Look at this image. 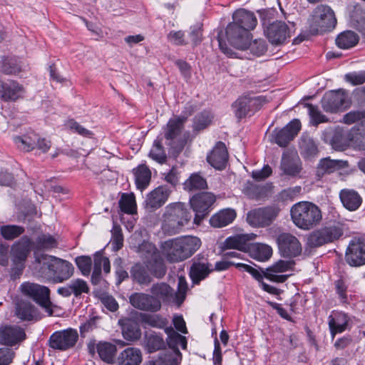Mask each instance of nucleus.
<instances>
[{"instance_id": "13", "label": "nucleus", "mask_w": 365, "mask_h": 365, "mask_svg": "<svg viewBox=\"0 0 365 365\" xmlns=\"http://www.w3.org/2000/svg\"><path fill=\"white\" fill-rule=\"evenodd\" d=\"M78 339L76 329L71 328L53 333L48 339V345L55 350L66 351L73 347Z\"/></svg>"}, {"instance_id": "18", "label": "nucleus", "mask_w": 365, "mask_h": 365, "mask_svg": "<svg viewBox=\"0 0 365 365\" xmlns=\"http://www.w3.org/2000/svg\"><path fill=\"white\" fill-rule=\"evenodd\" d=\"M351 133L341 128L327 129L323 133V139L336 150H344L350 144Z\"/></svg>"}, {"instance_id": "26", "label": "nucleus", "mask_w": 365, "mask_h": 365, "mask_svg": "<svg viewBox=\"0 0 365 365\" xmlns=\"http://www.w3.org/2000/svg\"><path fill=\"white\" fill-rule=\"evenodd\" d=\"M170 190L164 186H159L151 191L145 200V207L148 209L156 210L165 203L170 195Z\"/></svg>"}, {"instance_id": "43", "label": "nucleus", "mask_w": 365, "mask_h": 365, "mask_svg": "<svg viewBox=\"0 0 365 365\" xmlns=\"http://www.w3.org/2000/svg\"><path fill=\"white\" fill-rule=\"evenodd\" d=\"M301 154L306 158L315 156L318 153V147L312 138L308 135H302L299 140Z\"/></svg>"}, {"instance_id": "30", "label": "nucleus", "mask_w": 365, "mask_h": 365, "mask_svg": "<svg viewBox=\"0 0 365 365\" xmlns=\"http://www.w3.org/2000/svg\"><path fill=\"white\" fill-rule=\"evenodd\" d=\"M257 235L241 234L230 237L225 242V247L227 249H236L238 250H245L248 248V242L255 239Z\"/></svg>"}, {"instance_id": "29", "label": "nucleus", "mask_w": 365, "mask_h": 365, "mask_svg": "<svg viewBox=\"0 0 365 365\" xmlns=\"http://www.w3.org/2000/svg\"><path fill=\"white\" fill-rule=\"evenodd\" d=\"M102 267L106 274L110 271V261L108 257L100 253H96L94 256L93 270L91 276V282L93 284H97L101 280Z\"/></svg>"}, {"instance_id": "58", "label": "nucleus", "mask_w": 365, "mask_h": 365, "mask_svg": "<svg viewBox=\"0 0 365 365\" xmlns=\"http://www.w3.org/2000/svg\"><path fill=\"white\" fill-rule=\"evenodd\" d=\"M321 230L327 243L339 239L343 234V230L339 226L327 227L321 229Z\"/></svg>"}, {"instance_id": "2", "label": "nucleus", "mask_w": 365, "mask_h": 365, "mask_svg": "<svg viewBox=\"0 0 365 365\" xmlns=\"http://www.w3.org/2000/svg\"><path fill=\"white\" fill-rule=\"evenodd\" d=\"M200 245L198 237L184 236L165 241L161 245V250L168 261L177 262L191 257Z\"/></svg>"}, {"instance_id": "28", "label": "nucleus", "mask_w": 365, "mask_h": 365, "mask_svg": "<svg viewBox=\"0 0 365 365\" xmlns=\"http://www.w3.org/2000/svg\"><path fill=\"white\" fill-rule=\"evenodd\" d=\"M143 361L141 351L135 347H128L122 351L116 359L117 365H140Z\"/></svg>"}, {"instance_id": "39", "label": "nucleus", "mask_w": 365, "mask_h": 365, "mask_svg": "<svg viewBox=\"0 0 365 365\" xmlns=\"http://www.w3.org/2000/svg\"><path fill=\"white\" fill-rule=\"evenodd\" d=\"M16 314L21 320H37L38 315L35 307L29 302H20L16 304Z\"/></svg>"}, {"instance_id": "52", "label": "nucleus", "mask_w": 365, "mask_h": 365, "mask_svg": "<svg viewBox=\"0 0 365 365\" xmlns=\"http://www.w3.org/2000/svg\"><path fill=\"white\" fill-rule=\"evenodd\" d=\"M122 332L124 339L129 341H135L141 335L140 330L137 324L131 322L123 324Z\"/></svg>"}, {"instance_id": "16", "label": "nucleus", "mask_w": 365, "mask_h": 365, "mask_svg": "<svg viewBox=\"0 0 365 365\" xmlns=\"http://www.w3.org/2000/svg\"><path fill=\"white\" fill-rule=\"evenodd\" d=\"M277 242L280 254L285 257H295L302 251L299 240L293 235L287 232L281 233L277 236Z\"/></svg>"}, {"instance_id": "59", "label": "nucleus", "mask_w": 365, "mask_h": 365, "mask_svg": "<svg viewBox=\"0 0 365 365\" xmlns=\"http://www.w3.org/2000/svg\"><path fill=\"white\" fill-rule=\"evenodd\" d=\"M111 233V242L113 247V250L118 251L120 250L123 245V236L120 227L114 224Z\"/></svg>"}, {"instance_id": "37", "label": "nucleus", "mask_w": 365, "mask_h": 365, "mask_svg": "<svg viewBox=\"0 0 365 365\" xmlns=\"http://www.w3.org/2000/svg\"><path fill=\"white\" fill-rule=\"evenodd\" d=\"M212 271L211 266L205 262H195L190 267V276L195 284L204 279L210 272Z\"/></svg>"}, {"instance_id": "55", "label": "nucleus", "mask_w": 365, "mask_h": 365, "mask_svg": "<svg viewBox=\"0 0 365 365\" xmlns=\"http://www.w3.org/2000/svg\"><path fill=\"white\" fill-rule=\"evenodd\" d=\"M145 345L148 351L155 352L165 346V342L162 336L155 334H150L145 337Z\"/></svg>"}, {"instance_id": "1", "label": "nucleus", "mask_w": 365, "mask_h": 365, "mask_svg": "<svg viewBox=\"0 0 365 365\" xmlns=\"http://www.w3.org/2000/svg\"><path fill=\"white\" fill-rule=\"evenodd\" d=\"M36 263L38 276L54 283H61L73 274L74 267L71 262L54 256L36 254Z\"/></svg>"}, {"instance_id": "11", "label": "nucleus", "mask_w": 365, "mask_h": 365, "mask_svg": "<svg viewBox=\"0 0 365 365\" xmlns=\"http://www.w3.org/2000/svg\"><path fill=\"white\" fill-rule=\"evenodd\" d=\"M21 291L38 304L48 315L53 314L50 290L48 287L35 283L24 282L21 285Z\"/></svg>"}, {"instance_id": "57", "label": "nucleus", "mask_w": 365, "mask_h": 365, "mask_svg": "<svg viewBox=\"0 0 365 365\" xmlns=\"http://www.w3.org/2000/svg\"><path fill=\"white\" fill-rule=\"evenodd\" d=\"M212 118V115L207 111L197 115L194 120V129L200 130L205 128L211 123Z\"/></svg>"}, {"instance_id": "54", "label": "nucleus", "mask_w": 365, "mask_h": 365, "mask_svg": "<svg viewBox=\"0 0 365 365\" xmlns=\"http://www.w3.org/2000/svg\"><path fill=\"white\" fill-rule=\"evenodd\" d=\"M149 156L159 163H164L166 160L167 155L163 147L160 140L154 141L153 145L149 153Z\"/></svg>"}, {"instance_id": "21", "label": "nucleus", "mask_w": 365, "mask_h": 365, "mask_svg": "<svg viewBox=\"0 0 365 365\" xmlns=\"http://www.w3.org/2000/svg\"><path fill=\"white\" fill-rule=\"evenodd\" d=\"M25 90L15 81H0V99L4 102H14L22 98Z\"/></svg>"}, {"instance_id": "51", "label": "nucleus", "mask_w": 365, "mask_h": 365, "mask_svg": "<svg viewBox=\"0 0 365 365\" xmlns=\"http://www.w3.org/2000/svg\"><path fill=\"white\" fill-rule=\"evenodd\" d=\"M24 231V227L14 225H3L0 227V233L6 240H14L22 235Z\"/></svg>"}, {"instance_id": "46", "label": "nucleus", "mask_w": 365, "mask_h": 365, "mask_svg": "<svg viewBox=\"0 0 365 365\" xmlns=\"http://www.w3.org/2000/svg\"><path fill=\"white\" fill-rule=\"evenodd\" d=\"M153 296L163 301L170 299L174 294V290L166 283H156L150 288Z\"/></svg>"}, {"instance_id": "38", "label": "nucleus", "mask_w": 365, "mask_h": 365, "mask_svg": "<svg viewBox=\"0 0 365 365\" xmlns=\"http://www.w3.org/2000/svg\"><path fill=\"white\" fill-rule=\"evenodd\" d=\"M33 245L34 248V257H36V254L38 256L42 255H38V251L49 250L56 247L58 244L56 240L53 236L48 234H42L38 236Z\"/></svg>"}, {"instance_id": "42", "label": "nucleus", "mask_w": 365, "mask_h": 365, "mask_svg": "<svg viewBox=\"0 0 365 365\" xmlns=\"http://www.w3.org/2000/svg\"><path fill=\"white\" fill-rule=\"evenodd\" d=\"M165 332L168 335L167 341L170 349H178L179 346L183 349H186V338L176 332L172 327L165 328Z\"/></svg>"}, {"instance_id": "49", "label": "nucleus", "mask_w": 365, "mask_h": 365, "mask_svg": "<svg viewBox=\"0 0 365 365\" xmlns=\"http://www.w3.org/2000/svg\"><path fill=\"white\" fill-rule=\"evenodd\" d=\"M118 203L122 212L130 215L136 212V202L133 193H123Z\"/></svg>"}, {"instance_id": "14", "label": "nucleus", "mask_w": 365, "mask_h": 365, "mask_svg": "<svg viewBox=\"0 0 365 365\" xmlns=\"http://www.w3.org/2000/svg\"><path fill=\"white\" fill-rule=\"evenodd\" d=\"M215 196L212 192H200L193 195L190 200V204L195 212L194 222L199 225L202 220L208 214L210 207L215 202Z\"/></svg>"}, {"instance_id": "4", "label": "nucleus", "mask_w": 365, "mask_h": 365, "mask_svg": "<svg viewBox=\"0 0 365 365\" xmlns=\"http://www.w3.org/2000/svg\"><path fill=\"white\" fill-rule=\"evenodd\" d=\"M191 217L192 215L184 203L170 204L165 207L162 230L170 235L179 233L189 223Z\"/></svg>"}, {"instance_id": "17", "label": "nucleus", "mask_w": 365, "mask_h": 365, "mask_svg": "<svg viewBox=\"0 0 365 365\" xmlns=\"http://www.w3.org/2000/svg\"><path fill=\"white\" fill-rule=\"evenodd\" d=\"M129 302L134 308L149 312H157L162 306L158 298L143 292L132 294L129 297Z\"/></svg>"}, {"instance_id": "23", "label": "nucleus", "mask_w": 365, "mask_h": 365, "mask_svg": "<svg viewBox=\"0 0 365 365\" xmlns=\"http://www.w3.org/2000/svg\"><path fill=\"white\" fill-rule=\"evenodd\" d=\"M26 337L23 329L16 326H5L0 328V344L14 346Z\"/></svg>"}, {"instance_id": "56", "label": "nucleus", "mask_w": 365, "mask_h": 365, "mask_svg": "<svg viewBox=\"0 0 365 365\" xmlns=\"http://www.w3.org/2000/svg\"><path fill=\"white\" fill-rule=\"evenodd\" d=\"M238 29H237V31H235L233 34V36L235 37V38L236 39V41H240V43H242L244 45H241V46H239L238 44L235 43L234 42V41H232L231 38H230V36L228 34V26H227L226 28V37H227V39L228 41V42L230 43V45H232L233 47L237 48V49H241V50H245V49H247L249 48V46L250 45V34H247V39H246V42L245 41H244V39H242V37H241V32H240V31H238Z\"/></svg>"}, {"instance_id": "48", "label": "nucleus", "mask_w": 365, "mask_h": 365, "mask_svg": "<svg viewBox=\"0 0 365 365\" xmlns=\"http://www.w3.org/2000/svg\"><path fill=\"white\" fill-rule=\"evenodd\" d=\"M148 271L146 267L140 264H136L132 267L131 275L133 279L139 284L148 285L152 281V278Z\"/></svg>"}, {"instance_id": "61", "label": "nucleus", "mask_w": 365, "mask_h": 365, "mask_svg": "<svg viewBox=\"0 0 365 365\" xmlns=\"http://www.w3.org/2000/svg\"><path fill=\"white\" fill-rule=\"evenodd\" d=\"M302 188L300 186H295L293 187H288L282 190L278 195V200L281 201L293 200L301 192Z\"/></svg>"}, {"instance_id": "50", "label": "nucleus", "mask_w": 365, "mask_h": 365, "mask_svg": "<svg viewBox=\"0 0 365 365\" xmlns=\"http://www.w3.org/2000/svg\"><path fill=\"white\" fill-rule=\"evenodd\" d=\"M140 320L145 325L155 328H166L168 321L159 314H141Z\"/></svg>"}, {"instance_id": "34", "label": "nucleus", "mask_w": 365, "mask_h": 365, "mask_svg": "<svg viewBox=\"0 0 365 365\" xmlns=\"http://www.w3.org/2000/svg\"><path fill=\"white\" fill-rule=\"evenodd\" d=\"M349 163L346 160H331L330 158H326L320 160L318 165V173L321 174L331 173L339 169L346 168Z\"/></svg>"}, {"instance_id": "53", "label": "nucleus", "mask_w": 365, "mask_h": 365, "mask_svg": "<svg viewBox=\"0 0 365 365\" xmlns=\"http://www.w3.org/2000/svg\"><path fill=\"white\" fill-rule=\"evenodd\" d=\"M21 68L13 59L2 57L0 61V71L6 75L17 74Z\"/></svg>"}, {"instance_id": "27", "label": "nucleus", "mask_w": 365, "mask_h": 365, "mask_svg": "<svg viewBox=\"0 0 365 365\" xmlns=\"http://www.w3.org/2000/svg\"><path fill=\"white\" fill-rule=\"evenodd\" d=\"M350 317L344 312H335L329 317V328L332 339L336 334L344 332L349 328Z\"/></svg>"}, {"instance_id": "24", "label": "nucleus", "mask_w": 365, "mask_h": 365, "mask_svg": "<svg viewBox=\"0 0 365 365\" xmlns=\"http://www.w3.org/2000/svg\"><path fill=\"white\" fill-rule=\"evenodd\" d=\"M228 159L227 148L222 142H218L207 157V162L215 169L222 170Z\"/></svg>"}, {"instance_id": "31", "label": "nucleus", "mask_w": 365, "mask_h": 365, "mask_svg": "<svg viewBox=\"0 0 365 365\" xmlns=\"http://www.w3.org/2000/svg\"><path fill=\"white\" fill-rule=\"evenodd\" d=\"M182 354L179 349H170L161 352L158 359L150 362V365H180Z\"/></svg>"}, {"instance_id": "7", "label": "nucleus", "mask_w": 365, "mask_h": 365, "mask_svg": "<svg viewBox=\"0 0 365 365\" xmlns=\"http://www.w3.org/2000/svg\"><path fill=\"white\" fill-rule=\"evenodd\" d=\"M336 24L333 10L327 5H319L308 19L309 31L311 34H317L328 29L334 28Z\"/></svg>"}, {"instance_id": "12", "label": "nucleus", "mask_w": 365, "mask_h": 365, "mask_svg": "<svg viewBox=\"0 0 365 365\" xmlns=\"http://www.w3.org/2000/svg\"><path fill=\"white\" fill-rule=\"evenodd\" d=\"M294 25H288L282 21H275L264 29L269 41L276 46L284 43L291 37Z\"/></svg>"}, {"instance_id": "33", "label": "nucleus", "mask_w": 365, "mask_h": 365, "mask_svg": "<svg viewBox=\"0 0 365 365\" xmlns=\"http://www.w3.org/2000/svg\"><path fill=\"white\" fill-rule=\"evenodd\" d=\"M257 100L255 98L248 97L239 98L235 101L232 108L236 115L239 119L245 117L251 108L256 105Z\"/></svg>"}, {"instance_id": "9", "label": "nucleus", "mask_w": 365, "mask_h": 365, "mask_svg": "<svg viewBox=\"0 0 365 365\" xmlns=\"http://www.w3.org/2000/svg\"><path fill=\"white\" fill-rule=\"evenodd\" d=\"M280 212L277 205L254 209L247 214V222L254 227H266L276 220Z\"/></svg>"}, {"instance_id": "63", "label": "nucleus", "mask_w": 365, "mask_h": 365, "mask_svg": "<svg viewBox=\"0 0 365 365\" xmlns=\"http://www.w3.org/2000/svg\"><path fill=\"white\" fill-rule=\"evenodd\" d=\"M326 243L327 242L321 230L313 232L307 238V245L311 247H317Z\"/></svg>"}, {"instance_id": "3", "label": "nucleus", "mask_w": 365, "mask_h": 365, "mask_svg": "<svg viewBox=\"0 0 365 365\" xmlns=\"http://www.w3.org/2000/svg\"><path fill=\"white\" fill-rule=\"evenodd\" d=\"M290 215L293 223L304 230L312 229L319 224L322 219L319 207L307 201L299 202L292 205Z\"/></svg>"}, {"instance_id": "40", "label": "nucleus", "mask_w": 365, "mask_h": 365, "mask_svg": "<svg viewBox=\"0 0 365 365\" xmlns=\"http://www.w3.org/2000/svg\"><path fill=\"white\" fill-rule=\"evenodd\" d=\"M133 173L137 188L143 190L147 187L151 178L150 169L144 165H140L133 170Z\"/></svg>"}, {"instance_id": "6", "label": "nucleus", "mask_w": 365, "mask_h": 365, "mask_svg": "<svg viewBox=\"0 0 365 365\" xmlns=\"http://www.w3.org/2000/svg\"><path fill=\"white\" fill-rule=\"evenodd\" d=\"M232 22L228 24V34L230 38L239 46L244 45L242 43L236 41L233 34L237 29L241 32V37L246 41L247 34L255 28L257 20L252 12L244 9H240L235 11L232 14Z\"/></svg>"}, {"instance_id": "35", "label": "nucleus", "mask_w": 365, "mask_h": 365, "mask_svg": "<svg viewBox=\"0 0 365 365\" xmlns=\"http://www.w3.org/2000/svg\"><path fill=\"white\" fill-rule=\"evenodd\" d=\"M248 249L250 257L260 262L269 259L272 255V249L265 244H252Z\"/></svg>"}, {"instance_id": "45", "label": "nucleus", "mask_w": 365, "mask_h": 365, "mask_svg": "<svg viewBox=\"0 0 365 365\" xmlns=\"http://www.w3.org/2000/svg\"><path fill=\"white\" fill-rule=\"evenodd\" d=\"M358 41L359 36L355 32L351 31H344L336 38L337 46L343 49H348L354 46Z\"/></svg>"}, {"instance_id": "64", "label": "nucleus", "mask_w": 365, "mask_h": 365, "mask_svg": "<svg viewBox=\"0 0 365 365\" xmlns=\"http://www.w3.org/2000/svg\"><path fill=\"white\" fill-rule=\"evenodd\" d=\"M350 143L356 149L365 150V133H351Z\"/></svg>"}, {"instance_id": "20", "label": "nucleus", "mask_w": 365, "mask_h": 365, "mask_svg": "<svg viewBox=\"0 0 365 365\" xmlns=\"http://www.w3.org/2000/svg\"><path fill=\"white\" fill-rule=\"evenodd\" d=\"M293 260H279L267 269L264 277L270 281L282 283L285 282L289 275L283 273L292 270L294 266Z\"/></svg>"}, {"instance_id": "15", "label": "nucleus", "mask_w": 365, "mask_h": 365, "mask_svg": "<svg viewBox=\"0 0 365 365\" xmlns=\"http://www.w3.org/2000/svg\"><path fill=\"white\" fill-rule=\"evenodd\" d=\"M348 95L344 90L326 93L322 99V106L326 112L336 113L349 107Z\"/></svg>"}, {"instance_id": "44", "label": "nucleus", "mask_w": 365, "mask_h": 365, "mask_svg": "<svg viewBox=\"0 0 365 365\" xmlns=\"http://www.w3.org/2000/svg\"><path fill=\"white\" fill-rule=\"evenodd\" d=\"M38 135L31 132L23 136H16L14 140L16 145L22 150L29 152L35 149Z\"/></svg>"}, {"instance_id": "25", "label": "nucleus", "mask_w": 365, "mask_h": 365, "mask_svg": "<svg viewBox=\"0 0 365 365\" xmlns=\"http://www.w3.org/2000/svg\"><path fill=\"white\" fill-rule=\"evenodd\" d=\"M280 168L284 175L294 177L301 172L302 163L297 154L287 153L282 155Z\"/></svg>"}, {"instance_id": "41", "label": "nucleus", "mask_w": 365, "mask_h": 365, "mask_svg": "<svg viewBox=\"0 0 365 365\" xmlns=\"http://www.w3.org/2000/svg\"><path fill=\"white\" fill-rule=\"evenodd\" d=\"M97 351L100 358L108 364L115 362V356L117 352L115 345L109 342H100L97 345Z\"/></svg>"}, {"instance_id": "62", "label": "nucleus", "mask_w": 365, "mask_h": 365, "mask_svg": "<svg viewBox=\"0 0 365 365\" xmlns=\"http://www.w3.org/2000/svg\"><path fill=\"white\" fill-rule=\"evenodd\" d=\"M76 263L84 276H88L90 274L92 264V260L90 257H78L76 258Z\"/></svg>"}, {"instance_id": "47", "label": "nucleus", "mask_w": 365, "mask_h": 365, "mask_svg": "<svg viewBox=\"0 0 365 365\" xmlns=\"http://www.w3.org/2000/svg\"><path fill=\"white\" fill-rule=\"evenodd\" d=\"M183 186L186 190L195 191L207 188V183L206 180L199 173H193L184 182Z\"/></svg>"}, {"instance_id": "8", "label": "nucleus", "mask_w": 365, "mask_h": 365, "mask_svg": "<svg viewBox=\"0 0 365 365\" xmlns=\"http://www.w3.org/2000/svg\"><path fill=\"white\" fill-rule=\"evenodd\" d=\"M139 250L147 269L155 277L162 278L166 273V267L156 247L151 243L145 242L140 246Z\"/></svg>"}, {"instance_id": "10", "label": "nucleus", "mask_w": 365, "mask_h": 365, "mask_svg": "<svg viewBox=\"0 0 365 365\" xmlns=\"http://www.w3.org/2000/svg\"><path fill=\"white\" fill-rule=\"evenodd\" d=\"M186 120L184 116H179L170 119L165 128V138L166 145L170 147L173 155H178L183 149L185 142L179 140L178 135L182 131L183 124Z\"/></svg>"}, {"instance_id": "32", "label": "nucleus", "mask_w": 365, "mask_h": 365, "mask_svg": "<svg viewBox=\"0 0 365 365\" xmlns=\"http://www.w3.org/2000/svg\"><path fill=\"white\" fill-rule=\"evenodd\" d=\"M339 197L343 205L351 211L357 210L361 204L362 200L360 195L353 190L344 189L341 190Z\"/></svg>"}, {"instance_id": "36", "label": "nucleus", "mask_w": 365, "mask_h": 365, "mask_svg": "<svg viewBox=\"0 0 365 365\" xmlns=\"http://www.w3.org/2000/svg\"><path fill=\"white\" fill-rule=\"evenodd\" d=\"M236 217L232 209H225L214 215L210 220V224L215 227H222L231 223Z\"/></svg>"}, {"instance_id": "5", "label": "nucleus", "mask_w": 365, "mask_h": 365, "mask_svg": "<svg viewBox=\"0 0 365 365\" xmlns=\"http://www.w3.org/2000/svg\"><path fill=\"white\" fill-rule=\"evenodd\" d=\"M33 245L31 239L24 235L11 247V278H19L25 268V262L29 255Z\"/></svg>"}, {"instance_id": "22", "label": "nucleus", "mask_w": 365, "mask_h": 365, "mask_svg": "<svg viewBox=\"0 0 365 365\" xmlns=\"http://www.w3.org/2000/svg\"><path fill=\"white\" fill-rule=\"evenodd\" d=\"M346 261L353 267L365 264V243L360 240H352L346 252Z\"/></svg>"}, {"instance_id": "19", "label": "nucleus", "mask_w": 365, "mask_h": 365, "mask_svg": "<svg viewBox=\"0 0 365 365\" xmlns=\"http://www.w3.org/2000/svg\"><path fill=\"white\" fill-rule=\"evenodd\" d=\"M300 129V121L297 119H294L283 128L280 130H274L272 134V139L278 145L285 147L294 139Z\"/></svg>"}, {"instance_id": "60", "label": "nucleus", "mask_w": 365, "mask_h": 365, "mask_svg": "<svg viewBox=\"0 0 365 365\" xmlns=\"http://www.w3.org/2000/svg\"><path fill=\"white\" fill-rule=\"evenodd\" d=\"M69 285L72 294H75L76 297L81 295L82 293H88L89 291L87 283L81 279L72 280Z\"/></svg>"}]
</instances>
